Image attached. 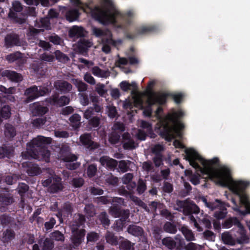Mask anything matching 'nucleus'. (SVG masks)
<instances>
[{
	"instance_id": "6e6d98bb",
	"label": "nucleus",
	"mask_w": 250,
	"mask_h": 250,
	"mask_svg": "<svg viewBox=\"0 0 250 250\" xmlns=\"http://www.w3.org/2000/svg\"><path fill=\"white\" fill-rule=\"evenodd\" d=\"M53 247L52 241L49 239H46L43 242V250H51Z\"/></svg>"
},
{
	"instance_id": "423d86ee",
	"label": "nucleus",
	"mask_w": 250,
	"mask_h": 250,
	"mask_svg": "<svg viewBox=\"0 0 250 250\" xmlns=\"http://www.w3.org/2000/svg\"><path fill=\"white\" fill-rule=\"evenodd\" d=\"M166 95L162 93H150L148 95L147 103L148 106L143 111V115L146 117H150L152 110L151 106L155 104H162L166 102Z\"/></svg>"
},
{
	"instance_id": "4468645a",
	"label": "nucleus",
	"mask_w": 250,
	"mask_h": 250,
	"mask_svg": "<svg viewBox=\"0 0 250 250\" xmlns=\"http://www.w3.org/2000/svg\"><path fill=\"white\" fill-rule=\"evenodd\" d=\"M162 243L169 249H174L175 247L179 248L183 245V240L179 236H176L175 240L170 237H166L163 239Z\"/></svg>"
},
{
	"instance_id": "aec40b11",
	"label": "nucleus",
	"mask_w": 250,
	"mask_h": 250,
	"mask_svg": "<svg viewBox=\"0 0 250 250\" xmlns=\"http://www.w3.org/2000/svg\"><path fill=\"white\" fill-rule=\"evenodd\" d=\"M92 31L95 36L102 39V42H104L105 39L107 40L111 37V32L109 30H103L99 28L92 27Z\"/></svg>"
},
{
	"instance_id": "0e129e2a",
	"label": "nucleus",
	"mask_w": 250,
	"mask_h": 250,
	"mask_svg": "<svg viewBox=\"0 0 250 250\" xmlns=\"http://www.w3.org/2000/svg\"><path fill=\"white\" fill-rule=\"evenodd\" d=\"M102 42L103 43V46L102 47L103 51L106 53H109L110 51V47L109 44H111V43H109L107 41L106 39L104 40V42Z\"/></svg>"
},
{
	"instance_id": "864d4df0",
	"label": "nucleus",
	"mask_w": 250,
	"mask_h": 250,
	"mask_svg": "<svg viewBox=\"0 0 250 250\" xmlns=\"http://www.w3.org/2000/svg\"><path fill=\"white\" fill-rule=\"evenodd\" d=\"M79 96L81 104L84 106L87 105L89 102L87 96L84 94L81 93L79 94Z\"/></svg>"
},
{
	"instance_id": "1a4fd4ad",
	"label": "nucleus",
	"mask_w": 250,
	"mask_h": 250,
	"mask_svg": "<svg viewBox=\"0 0 250 250\" xmlns=\"http://www.w3.org/2000/svg\"><path fill=\"white\" fill-rule=\"evenodd\" d=\"M233 224L237 225L240 230V234L241 236L240 237L237 238L238 243L242 244L248 243L249 238L246 235L242 226L236 218H232L226 220L223 226L225 228H229Z\"/></svg>"
},
{
	"instance_id": "5fc2aeb1",
	"label": "nucleus",
	"mask_w": 250,
	"mask_h": 250,
	"mask_svg": "<svg viewBox=\"0 0 250 250\" xmlns=\"http://www.w3.org/2000/svg\"><path fill=\"white\" fill-rule=\"evenodd\" d=\"M55 55L56 59L60 61H65L68 60V58L59 50L55 52Z\"/></svg>"
},
{
	"instance_id": "79ce46f5",
	"label": "nucleus",
	"mask_w": 250,
	"mask_h": 250,
	"mask_svg": "<svg viewBox=\"0 0 250 250\" xmlns=\"http://www.w3.org/2000/svg\"><path fill=\"white\" fill-rule=\"evenodd\" d=\"M25 2L28 5H38L40 1L44 6H47L48 3L47 0H24Z\"/></svg>"
},
{
	"instance_id": "0eeeda50",
	"label": "nucleus",
	"mask_w": 250,
	"mask_h": 250,
	"mask_svg": "<svg viewBox=\"0 0 250 250\" xmlns=\"http://www.w3.org/2000/svg\"><path fill=\"white\" fill-rule=\"evenodd\" d=\"M69 150V147L67 146L62 147L60 151L59 157L60 159L67 163L66 165L67 168L73 170L78 167L80 164L77 162H74L76 161L77 158L75 155L71 154Z\"/></svg>"
},
{
	"instance_id": "338daca9",
	"label": "nucleus",
	"mask_w": 250,
	"mask_h": 250,
	"mask_svg": "<svg viewBox=\"0 0 250 250\" xmlns=\"http://www.w3.org/2000/svg\"><path fill=\"white\" fill-rule=\"evenodd\" d=\"M28 187L27 185L24 183L19 184L18 188L19 193L22 196V194L27 191Z\"/></svg>"
},
{
	"instance_id": "72a5a7b5",
	"label": "nucleus",
	"mask_w": 250,
	"mask_h": 250,
	"mask_svg": "<svg viewBox=\"0 0 250 250\" xmlns=\"http://www.w3.org/2000/svg\"><path fill=\"white\" fill-rule=\"evenodd\" d=\"M30 165H31V166L29 167L26 170L29 175L34 176L39 174L41 172V170L37 165L35 164H30Z\"/></svg>"
},
{
	"instance_id": "a18cd8bd",
	"label": "nucleus",
	"mask_w": 250,
	"mask_h": 250,
	"mask_svg": "<svg viewBox=\"0 0 250 250\" xmlns=\"http://www.w3.org/2000/svg\"><path fill=\"white\" fill-rule=\"evenodd\" d=\"M106 239L107 242L112 244L116 245L117 241L116 238L110 232H108L106 235Z\"/></svg>"
},
{
	"instance_id": "ddd939ff",
	"label": "nucleus",
	"mask_w": 250,
	"mask_h": 250,
	"mask_svg": "<svg viewBox=\"0 0 250 250\" xmlns=\"http://www.w3.org/2000/svg\"><path fill=\"white\" fill-rule=\"evenodd\" d=\"M177 205L183 210L185 215L191 213H198L199 212V208L192 202L188 201H177Z\"/></svg>"
},
{
	"instance_id": "9b49d317",
	"label": "nucleus",
	"mask_w": 250,
	"mask_h": 250,
	"mask_svg": "<svg viewBox=\"0 0 250 250\" xmlns=\"http://www.w3.org/2000/svg\"><path fill=\"white\" fill-rule=\"evenodd\" d=\"M42 184L43 186L48 187V190L52 193L57 192L63 188L61 179L56 175L46 179Z\"/></svg>"
},
{
	"instance_id": "f3484780",
	"label": "nucleus",
	"mask_w": 250,
	"mask_h": 250,
	"mask_svg": "<svg viewBox=\"0 0 250 250\" xmlns=\"http://www.w3.org/2000/svg\"><path fill=\"white\" fill-rule=\"evenodd\" d=\"M80 141L82 145L84 146L87 148L94 149L98 146L97 143H94L91 140V136L88 134H84L81 135L80 137Z\"/></svg>"
},
{
	"instance_id": "8fccbe9b",
	"label": "nucleus",
	"mask_w": 250,
	"mask_h": 250,
	"mask_svg": "<svg viewBox=\"0 0 250 250\" xmlns=\"http://www.w3.org/2000/svg\"><path fill=\"white\" fill-rule=\"evenodd\" d=\"M114 132L117 133L119 132H122L125 130V127L123 124L120 123H115L112 127Z\"/></svg>"
},
{
	"instance_id": "7c9ffc66",
	"label": "nucleus",
	"mask_w": 250,
	"mask_h": 250,
	"mask_svg": "<svg viewBox=\"0 0 250 250\" xmlns=\"http://www.w3.org/2000/svg\"><path fill=\"white\" fill-rule=\"evenodd\" d=\"M128 232L133 235L139 236L142 234L143 230L140 227L131 225L128 228Z\"/></svg>"
},
{
	"instance_id": "20e7f679",
	"label": "nucleus",
	"mask_w": 250,
	"mask_h": 250,
	"mask_svg": "<svg viewBox=\"0 0 250 250\" xmlns=\"http://www.w3.org/2000/svg\"><path fill=\"white\" fill-rule=\"evenodd\" d=\"M52 139L38 136L33 139L27 146L26 152L28 154V158L31 157L39 160H43L48 162L50 153L45 147V145L50 144Z\"/></svg>"
},
{
	"instance_id": "f03ea898",
	"label": "nucleus",
	"mask_w": 250,
	"mask_h": 250,
	"mask_svg": "<svg viewBox=\"0 0 250 250\" xmlns=\"http://www.w3.org/2000/svg\"><path fill=\"white\" fill-rule=\"evenodd\" d=\"M74 5L90 14L103 24L114 23L119 28H125L131 22L134 15L131 11L122 15L114 7L111 0H70Z\"/></svg>"
},
{
	"instance_id": "ea45409f",
	"label": "nucleus",
	"mask_w": 250,
	"mask_h": 250,
	"mask_svg": "<svg viewBox=\"0 0 250 250\" xmlns=\"http://www.w3.org/2000/svg\"><path fill=\"white\" fill-rule=\"evenodd\" d=\"M71 211V205L67 203L64 205L63 208L61 211L59 212V215L61 217H62V216L65 217L66 215H67L69 213H70Z\"/></svg>"
},
{
	"instance_id": "3c124183",
	"label": "nucleus",
	"mask_w": 250,
	"mask_h": 250,
	"mask_svg": "<svg viewBox=\"0 0 250 250\" xmlns=\"http://www.w3.org/2000/svg\"><path fill=\"white\" fill-rule=\"evenodd\" d=\"M120 135L116 132H113L109 136V141L112 144H116L119 140Z\"/></svg>"
},
{
	"instance_id": "412c9836",
	"label": "nucleus",
	"mask_w": 250,
	"mask_h": 250,
	"mask_svg": "<svg viewBox=\"0 0 250 250\" xmlns=\"http://www.w3.org/2000/svg\"><path fill=\"white\" fill-rule=\"evenodd\" d=\"M124 140V147L126 149H131L135 148L137 146L136 144L132 139L130 138V135L127 133H125L123 135Z\"/></svg>"
},
{
	"instance_id": "e433bc0d",
	"label": "nucleus",
	"mask_w": 250,
	"mask_h": 250,
	"mask_svg": "<svg viewBox=\"0 0 250 250\" xmlns=\"http://www.w3.org/2000/svg\"><path fill=\"white\" fill-rule=\"evenodd\" d=\"M106 112L108 116L111 118L115 117L117 114L115 107L110 105L106 106Z\"/></svg>"
},
{
	"instance_id": "37998d69",
	"label": "nucleus",
	"mask_w": 250,
	"mask_h": 250,
	"mask_svg": "<svg viewBox=\"0 0 250 250\" xmlns=\"http://www.w3.org/2000/svg\"><path fill=\"white\" fill-rule=\"evenodd\" d=\"M14 236V234L13 231L10 230H7L3 233V236L2 240L4 242H6L12 239Z\"/></svg>"
},
{
	"instance_id": "a19ab883",
	"label": "nucleus",
	"mask_w": 250,
	"mask_h": 250,
	"mask_svg": "<svg viewBox=\"0 0 250 250\" xmlns=\"http://www.w3.org/2000/svg\"><path fill=\"white\" fill-rule=\"evenodd\" d=\"M10 114V108L9 106H4L0 110V117L7 118Z\"/></svg>"
},
{
	"instance_id": "c756f323",
	"label": "nucleus",
	"mask_w": 250,
	"mask_h": 250,
	"mask_svg": "<svg viewBox=\"0 0 250 250\" xmlns=\"http://www.w3.org/2000/svg\"><path fill=\"white\" fill-rule=\"evenodd\" d=\"M186 176L188 177V180L194 185H196L199 183V176L196 174H192L190 170H186L185 171Z\"/></svg>"
},
{
	"instance_id": "680f3d73",
	"label": "nucleus",
	"mask_w": 250,
	"mask_h": 250,
	"mask_svg": "<svg viewBox=\"0 0 250 250\" xmlns=\"http://www.w3.org/2000/svg\"><path fill=\"white\" fill-rule=\"evenodd\" d=\"M52 237L55 240L62 241L64 239L63 234L59 231H55L52 234Z\"/></svg>"
},
{
	"instance_id": "b1692460",
	"label": "nucleus",
	"mask_w": 250,
	"mask_h": 250,
	"mask_svg": "<svg viewBox=\"0 0 250 250\" xmlns=\"http://www.w3.org/2000/svg\"><path fill=\"white\" fill-rule=\"evenodd\" d=\"M2 76L6 77L12 81L18 82L21 81L22 77L21 75L10 70H5L2 72Z\"/></svg>"
},
{
	"instance_id": "f704fd0d",
	"label": "nucleus",
	"mask_w": 250,
	"mask_h": 250,
	"mask_svg": "<svg viewBox=\"0 0 250 250\" xmlns=\"http://www.w3.org/2000/svg\"><path fill=\"white\" fill-rule=\"evenodd\" d=\"M72 82L79 91H84L87 89V85L78 79H73Z\"/></svg>"
},
{
	"instance_id": "58836bf2",
	"label": "nucleus",
	"mask_w": 250,
	"mask_h": 250,
	"mask_svg": "<svg viewBox=\"0 0 250 250\" xmlns=\"http://www.w3.org/2000/svg\"><path fill=\"white\" fill-rule=\"evenodd\" d=\"M164 229L166 231L171 233H175L177 231L175 226L170 222L166 223Z\"/></svg>"
},
{
	"instance_id": "6ab92c4d",
	"label": "nucleus",
	"mask_w": 250,
	"mask_h": 250,
	"mask_svg": "<svg viewBox=\"0 0 250 250\" xmlns=\"http://www.w3.org/2000/svg\"><path fill=\"white\" fill-rule=\"evenodd\" d=\"M30 110L34 115L42 116L47 112L48 108L39 103H36L30 106Z\"/></svg>"
},
{
	"instance_id": "473e14b6",
	"label": "nucleus",
	"mask_w": 250,
	"mask_h": 250,
	"mask_svg": "<svg viewBox=\"0 0 250 250\" xmlns=\"http://www.w3.org/2000/svg\"><path fill=\"white\" fill-rule=\"evenodd\" d=\"M81 118V116L78 114H75L70 118V122L73 127L77 128L79 127Z\"/></svg>"
},
{
	"instance_id": "6e6552de",
	"label": "nucleus",
	"mask_w": 250,
	"mask_h": 250,
	"mask_svg": "<svg viewBox=\"0 0 250 250\" xmlns=\"http://www.w3.org/2000/svg\"><path fill=\"white\" fill-rule=\"evenodd\" d=\"M206 207L211 210L217 209L214 213V216L219 219L224 218L226 214V208L224 204L221 203L220 200H216L214 202H208L207 200L204 199L203 200Z\"/></svg>"
},
{
	"instance_id": "4d7b16f0",
	"label": "nucleus",
	"mask_w": 250,
	"mask_h": 250,
	"mask_svg": "<svg viewBox=\"0 0 250 250\" xmlns=\"http://www.w3.org/2000/svg\"><path fill=\"white\" fill-rule=\"evenodd\" d=\"M105 180L109 184L112 185L116 184L118 181L117 177H114L111 175H107Z\"/></svg>"
},
{
	"instance_id": "de8ad7c7",
	"label": "nucleus",
	"mask_w": 250,
	"mask_h": 250,
	"mask_svg": "<svg viewBox=\"0 0 250 250\" xmlns=\"http://www.w3.org/2000/svg\"><path fill=\"white\" fill-rule=\"evenodd\" d=\"M21 57V54L20 52H17L15 53L7 55L6 57V59L9 62H12Z\"/></svg>"
},
{
	"instance_id": "052dcab7",
	"label": "nucleus",
	"mask_w": 250,
	"mask_h": 250,
	"mask_svg": "<svg viewBox=\"0 0 250 250\" xmlns=\"http://www.w3.org/2000/svg\"><path fill=\"white\" fill-rule=\"evenodd\" d=\"M84 209L86 213L90 216H93L95 214V209L92 205H86Z\"/></svg>"
},
{
	"instance_id": "2f4dec72",
	"label": "nucleus",
	"mask_w": 250,
	"mask_h": 250,
	"mask_svg": "<svg viewBox=\"0 0 250 250\" xmlns=\"http://www.w3.org/2000/svg\"><path fill=\"white\" fill-rule=\"evenodd\" d=\"M181 231L188 241H193L194 236L192 231L186 227H182Z\"/></svg>"
},
{
	"instance_id": "69168bd1",
	"label": "nucleus",
	"mask_w": 250,
	"mask_h": 250,
	"mask_svg": "<svg viewBox=\"0 0 250 250\" xmlns=\"http://www.w3.org/2000/svg\"><path fill=\"white\" fill-rule=\"evenodd\" d=\"M5 43L8 47L16 44V41H14V37L11 35H8L5 38Z\"/></svg>"
},
{
	"instance_id": "f257e3e1",
	"label": "nucleus",
	"mask_w": 250,
	"mask_h": 250,
	"mask_svg": "<svg viewBox=\"0 0 250 250\" xmlns=\"http://www.w3.org/2000/svg\"><path fill=\"white\" fill-rule=\"evenodd\" d=\"M185 159L192 167L198 169L201 173L207 175L217 184L222 186L228 187L233 193L239 197L240 203L245 207V210L241 211L237 206L235 200L232 199L231 201L235 206L233 207L234 210L244 215L248 213H250V202L248 197L244 191L249 184L248 182L241 180H233L230 169L227 167L223 166L215 168L214 165L217 162L218 160L216 158L209 161L206 160L194 149L191 148L185 149Z\"/></svg>"
},
{
	"instance_id": "bb28decb",
	"label": "nucleus",
	"mask_w": 250,
	"mask_h": 250,
	"mask_svg": "<svg viewBox=\"0 0 250 250\" xmlns=\"http://www.w3.org/2000/svg\"><path fill=\"white\" fill-rule=\"evenodd\" d=\"M91 72L94 76L101 78H107L110 75L109 71L103 70L97 66L93 67L91 69Z\"/></svg>"
},
{
	"instance_id": "49530a36",
	"label": "nucleus",
	"mask_w": 250,
	"mask_h": 250,
	"mask_svg": "<svg viewBox=\"0 0 250 250\" xmlns=\"http://www.w3.org/2000/svg\"><path fill=\"white\" fill-rule=\"evenodd\" d=\"M146 189V185L145 183L142 180L139 179L137 188V191L139 194H142L145 191Z\"/></svg>"
},
{
	"instance_id": "7ed1b4c3",
	"label": "nucleus",
	"mask_w": 250,
	"mask_h": 250,
	"mask_svg": "<svg viewBox=\"0 0 250 250\" xmlns=\"http://www.w3.org/2000/svg\"><path fill=\"white\" fill-rule=\"evenodd\" d=\"M163 109L159 106L155 111L154 116L159 120L160 126L159 132L160 134L168 141H171L174 137V134L178 137L181 136L180 130L184 127L183 124L179 122L178 119L183 117L184 112L179 110L171 114H169L165 118H162Z\"/></svg>"
},
{
	"instance_id": "2eb2a0df",
	"label": "nucleus",
	"mask_w": 250,
	"mask_h": 250,
	"mask_svg": "<svg viewBox=\"0 0 250 250\" xmlns=\"http://www.w3.org/2000/svg\"><path fill=\"white\" fill-rule=\"evenodd\" d=\"M47 102L50 104L62 106L68 104L69 103L70 99L69 97L65 96H62L59 98V95L56 94L48 99Z\"/></svg>"
},
{
	"instance_id": "dca6fc26",
	"label": "nucleus",
	"mask_w": 250,
	"mask_h": 250,
	"mask_svg": "<svg viewBox=\"0 0 250 250\" xmlns=\"http://www.w3.org/2000/svg\"><path fill=\"white\" fill-rule=\"evenodd\" d=\"M60 10L63 12L66 11L65 17L69 22H72L77 20L79 16V13L77 9H67L64 6L60 7Z\"/></svg>"
},
{
	"instance_id": "5701e85b",
	"label": "nucleus",
	"mask_w": 250,
	"mask_h": 250,
	"mask_svg": "<svg viewBox=\"0 0 250 250\" xmlns=\"http://www.w3.org/2000/svg\"><path fill=\"white\" fill-rule=\"evenodd\" d=\"M100 162L103 166L110 168H114L117 165V161L107 156L101 157Z\"/></svg>"
},
{
	"instance_id": "13d9d810",
	"label": "nucleus",
	"mask_w": 250,
	"mask_h": 250,
	"mask_svg": "<svg viewBox=\"0 0 250 250\" xmlns=\"http://www.w3.org/2000/svg\"><path fill=\"white\" fill-rule=\"evenodd\" d=\"M97 171V167L95 166L91 165L89 166L87 169V175L89 177H93Z\"/></svg>"
},
{
	"instance_id": "39448f33",
	"label": "nucleus",
	"mask_w": 250,
	"mask_h": 250,
	"mask_svg": "<svg viewBox=\"0 0 250 250\" xmlns=\"http://www.w3.org/2000/svg\"><path fill=\"white\" fill-rule=\"evenodd\" d=\"M120 87L124 91L131 90L134 106L139 109H143V97L144 94L137 91V85L135 82L129 83L126 81H123L120 83Z\"/></svg>"
},
{
	"instance_id": "cd10ccee",
	"label": "nucleus",
	"mask_w": 250,
	"mask_h": 250,
	"mask_svg": "<svg viewBox=\"0 0 250 250\" xmlns=\"http://www.w3.org/2000/svg\"><path fill=\"white\" fill-rule=\"evenodd\" d=\"M92 45V42L86 40H81L78 43V51L81 53H83L86 51L88 48L90 47Z\"/></svg>"
},
{
	"instance_id": "393cba45",
	"label": "nucleus",
	"mask_w": 250,
	"mask_h": 250,
	"mask_svg": "<svg viewBox=\"0 0 250 250\" xmlns=\"http://www.w3.org/2000/svg\"><path fill=\"white\" fill-rule=\"evenodd\" d=\"M69 36L71 37H79L85 35V31L83 28L78 26H73L69 31Z\"/></svg>"
},
{
	"instance_id": "c9c22d12",
	"label": "nucleus",
	"mask_w": 250,
	"mask_h": 250,
	"mask_svg": "<svg viewBox=\"0 0 250 250\" xmlns=\"http://www.w3.org/2000/svg\"><path fill=\"white\" fill-rule=\"evenodd\" d=\"M138 125L142 128L145 129L148 133H149L152 131L151 125L149 123L140 120L138 121Z\"/></svg>"
},
{
	"instance_id": "09e8293b",
	"label": "nucleus",
	"mask_w": 250,
	"mask_h": 250,
	"mask_svg": "<svg viewBox=\"0 0 250 250\" xmlns=\"http://www.w3.org/2000/svg\"><path fill=\"white\" fill-rule=\"evenodd\" d=\"M99 219L104 226L109 225V220L105 212H103L99 215Z\"/></svg>"
},
{
	"instance_id": "c85d7f7f",
	"label": "nucleus",
	"mask_w": 250,
	"mask_h": 250,
	"mask_svg": "<svg viewBox=\"0 0 250 250\" xmlns=\"http://www.w3.org/2000/svg\"><path fill=\"white\" fill-rule=\"evenodd\" d=\"M222 239L225 244L234 245L237 241L234 239L231 235L228 232H225L222 234Z\"/></svg>"
},
{
	"instance_id": "a878e982",
	"label": "nucleus",
	"mask_w": 250,
	"mask_h": 250,
	"mask_svg": "<svg viewBox=\"0 0 250 250\" xmlns=\"http://www.w3.org/2000/svg\"><path fill=\"white\" fill-rule=\"evenodd\" d=\"M133 177L132 174L128 173L125 174L122 178L123 183L128 185V188L129 190H131L136 187V184L134 182H131Z\"/></svg>"
},
{
	"instance_id": "f8f14e48",
	"label": "nucleus",
	"mask_w": 250,
	"mask_h": 250,
	"mask_svg": "<svg viewBox=\"0 0 250 250\" xmlns=\"http://www.w3.org/2000/svg\"><path fill=\"white\" fill-rule=\"evenodd\" d=\"M49 90L45 88L40 87L39 89L36 86H33L27 89L25 91V95L27 96L28 102L32 101L39 96H43Z\"/></svg>"
},
{
	"instance_id": "774afa93",
	"label": "nucleus",
	"mask_w": 250,
	"mask_h": 250,
	"mask_svg": "<svg viewBox=\"0 0 250 250\" xmlns=\"http://www.w3.org/2000/svg\"><path fill=\"white\" fill-rule=\"evenodd\" d=\"M84 80L91 84H95V80L94 78L89 73H86L84 76Z\"/></svg>"
},
{
	"instance_id": "a211bd4d",
	"label": "nucleus",
	"mask_w": 250,
	"mask_h": 250,
	"mask_svg": "<svg viewBox=\"0 0 250 250\" xmlns=\"http://www.w3.org/2000/svg\"><path fill=\"white\" fill-rule=\"evenodd\" d=\"M72 231L73 233V241L74 243L77 246L80 244L83 237L84 236V230L81 229L79 233L77 232V228L74 224H73L71 227Z\"/></svg>"
},
{
	"instance_id": "c03bdc74",
	"label": "nucleus",
	"mask_w": 250,
	"mask_h": 250,
	"mask_svg": "<svg viewBox=\"0 0 250 250\" xmlns=\"http://www.w3.org/2000/svg\"><path fill=\"white\" fill-rule=\"evenodd\" d=\"M104 87V84L100 83L96 85V90L101 96H103L106 92V90L105 89Z\"/></svg>"
},
{
	"instance_id": "603ef678",
	"label": "nucleus",
	"mask_w": 250,
	"mask_h": 250,
	"mask_svg": "<svg viewBox=\"0 0 250 250\" xmlns=\"http://www.w3.org/2000/svg\"><path fill=\"white\" fill-rule=\"evenodd\" d=\"M132 245L131 243L127 240L123 241L120 245V249L122 250H129L131 249Z\"/></svg>"
},
{
	"instance_id": "4c0bfd02",
	"label": "nucleus",
	"mask_w": 250,
	"mask_h": 250,
	"mask_svg": "<svg viewBox=\"0 0 250 250\" xmlns=\"http://www.w3.org/2000/svg\"><path fill=\"white\" fill-rule=\"evenodd\" d=\"M6 130L4 132L5 135L7 137H13L16 134L14 128L11 125H7L5 126Z\"/></svg>"
},
{
	"instance_id": "e2e57ef3",
	"label": "nucleus",
	"mask_w": 250,
	"mask_h": 250,
	"mask_svg": "<svg viewBox=\"0 0 250 250\" xmlns=\"http://www.w3.org/2000/svg\"><path fill=\"white\" fill-rule=\"evenodd\" d=\"M41 59L42 61L51 62L53 61L54 56L52 55L44 53L41 56Z\"/></svg>"
},
{
	"instance_id": "9d476101",
	"label": "nucleus",
	"mask_w": 250,
	"mask_h": 250,
	"mask_svg": "<svg viewBox=\"0 0 250 250\" xmlns=\"http://www.w3.org/2000/svg\"><path fill=\"white\" fill-rule=\"evenodd\" d=\"M109 212L115 217H121L119 220L117 221L116 230H119L122 229L124 226V222L129 216V211L128 210L120 211L118 208L115 206L110 208Z\"/></svg>"
},
{
	"instance_id": "bf43d9fd",
	"label": "nucleus",
	"mask_w": 250,
	"mask_h": 250,
	"mask_svg": "<svg viewBox=\"0 0 250 250\" xmlns=\"http://www.w3.org/2000/svg\"><path fill=\"white\" fill-rule=\"evenodd\" d=\"M45 121L46 120L45 118H40L34 120L33 122V124L34 126L36 127H39L44 125Z\"/></svg>"
},
{
	"instance_id": "4be33fe9",
	"label": "nucleus",
	"mask_w": 250,
	"mask_h": 250,
	"mask_svg": "<svg viewBox=\"0 0 250 250\" xmlns=\"http://www.w3.org/2000/svg\"><path fill=\"white\" fill-rule=\"evenodd\" d=\"M54 86L56 89L64 92L69 91L72 89V85L64 81H57L55 83Z\"/></svg>"
}]
</instances>
